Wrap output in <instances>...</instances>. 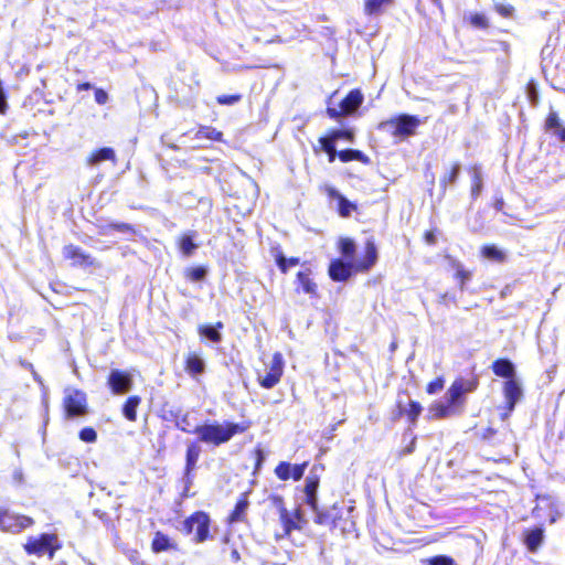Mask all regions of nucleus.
Wrapping results in <instances>:
<instances>
[{"instance_id":"obj_4","label":"nucleus","mask_w":565,"mask_h":565,"mask_svg":"<svg viewBox=\"0 0 565 565\" xmlns=\"http://www.w3.org/2000/svg\"><path fill=\"white\" fill-rule=\"evenodd\" d=\"M63 407L66 419L85 416L88 413L86 394L76 388L64 391Z\"/></svg>"},{"instance_id":"obj_49","label":"nucleus","mask_w":565,"mask_h":565,"mask_svg":"<svg viewBox=\"0 0 565 565\" xmlns=\"http://www.w3.org/2000/svg\"><path fill=\"white\" fill-rule=\"evenodd\" d=\"M428 565H456L454 558L446 555H437L427 559Z\"/></svg>"},{"instance_id":"obj_45","label":"nucleus","mask_w":565,"mask_h":565,"mask_svg":"<svg viewBox=\"0 0 565 565\" xmlns=\"http://www.w3.org/2000/svg\"><path fill=\"white\" fill-rule=\"evenodd\" d=\"M185 276L192 281H201L206 276V269L204 267H191L185 270Z\"/></svg>"},{"instance_id":"obj_63","label":"nucleus","mask_w":565,"mask_h":565,"mask_svg":"<svg viewBox=\"0 0 565 565\" xmlns=\"http://www.w3.org/2000/svg\"><path fill=\"white\" fill-rule=\"evenodd\" d=\"M79 88H81V89H88V88H90V84H89V83L82 84V85L79 86Z\"/></svg>"},{"instance_id":"obj_13","label":"nucleus","mask_w":565,"mask_h":565,"mask_svg":"<svg viewBox=\"0 0 565 565\" xmlns=\"http://www.w3.org/2000/svg\"><path fill=\"white\" fill-rule=\"evenodd\" d=\"M503 393L508 404V409L512 412L515 407V404L521 399L523 395L522 387L518 381L510 379L504 383Z\"/></svg>"},{"instance_id":"obj_39","label":"nucleus","mask_w":565,"mask_h":565,"mask_svg":"<svg viewBox=\"0 0 565 565\" xmlns=\"http://www.w3.org/2000/svg\"><path fill=\"white\" fill-rule=\"evenodd\" d=\"M248 507V501L246 499H241L236 505L234 511L232 512L230 516L231 522H239L243 519V515L245 514Z\"/></svg>"},{"instance_id":"obj_28","label":"nucleus","mask_w":565,"mask_h":565,"mask_svg":"<svg viewBox=\"0 0 565 565\" xmlns=\"http://www.w3.org/2000/svg\"><path fill=\"white\" fill-rule=\"evenodd\" d=\"M545 125L546 129L552 130L562 141H565V127L562 125L556 113H550Z\"/></svg>"},{"instance_id":"obj_61","label":"nucleus","mask_w":565,"mask_h":565,"mask_svg":"<svg viewBox=\"0 0 565 565\" xmlns=\"http://www.w3.org/2000/svg\"><path fill=\"white\" fill-rule=\"evenodd\" d=\"M257 456H258V458H257V465H256V468H259V467H260V465H262V462H263V460H264L263 451H262L260 449H258V450H257Z\"/></svg>"},{"instance_id":"obj_19","label":"nucleus","mask_w":565,"mask_h":565,"mask_svg":"<svg viewBox=\"0 0 565 565\" xmlns=\"http://www.w3.org/2000/svg\"><path fill=\"white\" fill-rule=\"evenodd\" d=\"M362 103H363L362 93L358 89H353L341 102L340 108L342 109V111L344 114H352L361 106Z\"/></svg>"},{"instance_id":"obj_31","label":"nucleus","mask_w":565,"mask_h":565,"mask_svg":"<svg viewBox=\"0 0 565 565\" xmlns=\"http://www.w3.org/2000/svg\"><path fill=\"white\" fill-rule=\"evenodd\" d=\"M141 398L139 396H130L126 401L122 407L124 416L130 420L135 422L137 419V407L139 406Z\"/></svg>"},{"instance_id":"obj_55","label":"nucleus","mask_w":565,"mask_h":565,"mask_svg":"<svg viewBox=\"0 0 565 565\" xmlns=\"http://www.w3.org/2000/svg\"><path fill=\"white\" fill-rule=\"evenodd\" d=\"M305 503L310 507L312 511H317L318 507V493L317 494H305Z\"/></svg>"},{"instance_id":"obj_18","label":"nucleus","mask_w":565,"mask_h":565,"mask_svg":"<svg viewBox=\"0 0 565 565\" xmlns=\"http://www.w3.org/2000/svg\"><path fill=\"white\" fill-rule=\"evenodd\" d=\"M185 371L196 379L205 372V361L196 353H189L185 359Z\"/></svg>"},{"instance_id":"obj_41","label":"nucleus","mask_w":565,"mask_h":565,"mask_svg":"<svg viewBox=\"0 0 565 565\" xmlns=\"http://www.w3.org/2000/svg\"><path fill=\"white\" fill-rule=\"evenodd\" d=\"M327 137L337 142L340 139H345L349 142H353L354 134L350 129H334Z\"/></svg>"},{"instance_id":"obj_17","label":"nucleus","mask_w":565,"mask_h":565,"mask_svg":"<svg viewBox=\"0 0 565 565\" xmlns=\"http://www.w3.org/2000/svg\"><path fill=\"white\" fill-rule=\"evenodd\" d=\"M377 260V249L372 241H367L365 245V256L361 262L355 264V269L360 271L370 270Z\"/></svg>"},{"instance_id":"obj_62","label":"nucleus","mask_w":565,"mask_h":565,"mask_svg":"<svg viewBox=\"0 0 565 565\" xmlns=\"http://www.w3.org/2000/svg\"><path fill=\"white\" fill-rule=\"evenodd\" d=\"M32 374H33V379H34L39 384H42V379H41V376H40L35 371H32Z\"/></svg>"},{"instance_id":"obj_21","label":"nucleus","mask_w":565,"mask_h":565,"mask_svg":"<svg viewBox=\"0 0 565 565\" xmlns=\"http://www.w3.org/2000/svg\"><path fill=\"white\" fill-rule=\"evenodd\" d=\"M221 329H223V323L218 321L215 326L202 324L198 331L201 337L206 338L211 342L220 343L223 339L220 332Z\"/></svg>"},{"instance_id":"obj_22","label":"nucleus","mask_w":565,"mask_h":565,"mask_svg":"<svg viewBox=\"0 0 565 565\" xmlns=\"http://www.w3.org/2000/svg\"><path fill=\"white\" fill-rule=\"evenodd\" d=\"M544 530L542 526L530 530L525 533V544L531 552H535L542 544Z\"/></svg>"},{"instance_id":"obj_48","label":"nucleus","mask_w":565,"mask_h":565,"mask_svg":"<svg viewBox=\"0 0 565 565\" xmlns=\"http://www.w3.org/2000/svg\"><path fill=\"white\" fill-rule=\"evenodd\" d=\"M420 413H422L420 404L417 402L411 401L408 404V408L406 409V414H407L408 418L413 423H415L417 417L420 415Z\"/></svg>"},{"instance_id":"obj_36","label":"nucleus","mask_w":565,"mask_h":565,"mask_svg":"<svg viewBox=\"0 0 565 565\" xmlns=\"http://www.w3.org/2000/svg\"><path fill=\"white\" fill-rule=\"evenodd\" d=\"M390 2L391 0H365L364 11L369 15H376L381 12L382 8Z\"/></svg>"},{"instance_id":"obj_8","label":"nucleus","mask_w":565,"mask_h":565,"mask_svg":"<svg viewBox=\"0 0 565 565\" xmlns=\"http://www.w3.org/2000/svg\"><path fill=\"white\" fill-rule=\"evenodd\" d=\"M54 541V535L42 534L39 539L30 537L28 543L24 545V548L28 554H36L40 556L45 553H49L50 557L52 558L55 551V548L53 547Z\"/></svg>"},{"instance_id":"obj_40","label":"nucleus","mask_w":565,"mask_h":565,"mask_svg":"<svg viewBox=\"0 0 565 565\" xmlns=\"http://www.w3.org/2000/svg\"><path fill=\"white\" fill-rule=\"evenodd\" d=\"M108 228H113L122 233H129L132 235L136 234V230L134 228V226L128 223H109L108 225L102 226V233L107 234Z\"/></svg>"},{"instance_id":"obj_14","label":"nucleus","mask_w":565,"mask_h":565,"mask_svg":"<svg viewBox=\"0 0 565 565\" xmlns=\"http://www.w3.org/2000/svg\"><path fill=\"white\" fill-rule=\"evenodd\" d=\"M352 275V265L341 259L332 260L329 266V276L334 281H345Z\"/></svg>"},{"instance_id":"obj_29","label":"nucleus","mask_w":565,"mask_h":565,"mask_svg":"<svg viewBox=\"0 0 565 565\" xmlns=\"http://www.w3.org/2000/svg\"><path fill=\"white\" fill-rule=\"evenodd\" d=\"M273 254L277 266L284 274L287 273L288 267L296 266L300 263V259L298 257L287 258L279 248H275L273 250Z\"/></svg>"},{"instance_id":"obj_6","label":"nucleus","mask_w":565,"mask_h":565,"mask_svg":"<svg viewBox=\"0 0 565 565\" xmlns=\"http://www.w3.org/2000/svg\"><path fill=\"white\" fill-rule=\"evenodd\" d=\"M210 518L204 512H195L184 521L186 533H195L196 542H203L209 536Z\"/></svg>"},{"instance_id":"obj_10","label":"nucleus","mask_w":565,"mask_h":565,"mask_svg":"<svg viewBox=\"0 0 565 565\" xmlns=\"http://www.w3.org/2000/svg\"><path fill=\"white\" fill-rule=\"evenodd\" d=\"M63 256L71 259L73 266L89 267L95 265V259L89 254L73 244L64 246Z\"/></svg>"},{"instance_id":"obj_44","label":"nucleus","mask_w":565,"mask_h":565,"mask_svg":"<svg viewBox=\"0 0 565 565\" xmlns=\"http://www.w3.org/2000/svg\"><path fill=\"white\" fill-rule=\"evenodd\" d=\"M198 137L206 138L211 140H221L222 139V132L216 130L215 128L203 126L200 127L198 130Z\"/></svg>"},{"instance_id":"obj_35","label":"nucleus","mask_w":565,"mask_h":565,"mask_svg":"<svg viewBox=\"0 0 565 565\" xmlns=\"http://www.w3.org/2000/svg\"><path fill=\"white\" fill-rule=\"evenodd\" d=\"M319 143L321 149L328 153L329 162H333L337 157H339V152L335 149V142L331 140L329 137H321L319 139Z\"/></svg>"},{"instance_id":"obj_27","label":"nucleus","mask_w":565,"mask_h":565,"mask_svg":"<svg viewBox=\"0 0 565 565\" xmlns=\"http://www.w3.org/2000/svg\"><path fill=\"white\" fill-rule=\"evenodd\" d=\"M201 454V448L196 443H190L185 454V470L193 471Z\"/></svg>"},{"instance_id":"obj_3","label":"nucleus","mask_w":565,"mask_h":565,"mask_svg":"<svg viewBox=\"0 0 565 565\" xmlns=\"http://www.w3.org/2000/svg\"><path fill=\"white\" fill-rule=\"evenodd\" d=\"M419 125L420 120L418 117L404 114L381 122L380 129L395 137H408L415 134Z\"/></svg>"},{"instance_id":"obj_47","label":"nucleus","mask_w":565,"mask_h":565,"mask_svg":"<svg viewBox=\"0 0 565 565\" xmlns=\"http://www.w3.org/2000/svg\"><path fill=\"white\" fill-rule=\"evenodd\" d=\"M270 500L279 513V519H284V520L288 521V519H287L288 510L285 507L284 498L280 495H271Z\"/></svg>"},{"instance_id":"obj_23","label":"nucleus","mask_w":565,"mask_h":565,"mask_svg":"<svg viewBox=\"0 0 565 565\" xmlns=\"http://www.w3.org/2000/svg\"><path fill=\"white\" fill-rule=\"evenodd\" d=\"M115 159H116V154H115L114 149L109 148V147H105V148H102V149L93 152L87 159V164L88 166H97V164L102 163L103 161H106V160L115 161Z\"/></svg>"},{"instance_id":"obj_43","label":"nucleus","mask_w":565,"mask_h":565,"mask_svg":"<svg viewBox=\"0 0 565 565\" xmlns=\"http://www.w3.org/2000/svg\"><path fill=\"white\" fill-rule=\"evenodd\" d=\"M276 477L281 481H287L291 477V463L281 461L275 468Z\"/></svg>"},{"instance_id":"obj_59","label":"nucleus","mask_w":565,"mask_h":565,"mask_svg":"<svg viewBox=\"0 0 565 565\" xmlns=\"http://www.w3.org/2000/svg\"><path fill=\"white\" fill-rule=\"evenodd\" d=\"M415 445H416V437H412L409 445H408V446H406V447L402 450L401 455H402V456H406V455H411L412 452H414V450H415Z\"/></svg>"},{"instance_id":"obj_46","label":"nucleus","mask_w":565,"mask_h":565,"mask_svg":"<svg viewBox=\"0 0 565 565\" xmlns=\"http://www.w3.org/2000/svg\"><path fill=\"white\" fill-rule=\"evenodd\" d=\"M319 488V478L317 476H308L305 480L303 493L317 494Z\"/></svg>"},{"instance_id":"obj_33","label":"nucleus","mask_w":565,"mask_h":565,"mask_svg":"<svg viewBox=\"0 0 565 565\" xmlns=\"http://www.w3.org/2000/svg\"><path fill=\"white\" fill-rule=\"evenodd\" d=\"M481 253L486 258L498 263H503L507 258L505 253L499 249L495 245L483 246Z\"/></svg>"},{"instance_id":"obj_60","label":"nucleus","mask_w":565,"mask_h":565,"mask_svg":"<svg viewBox=\"0 0 565 565\" xmlns=\"http://www.w3.org/2000/svg\"><path fill=\"white\" fill-rule=\"evenodd\" d=\"M327 113H328V115H329L331 118H333V119H337V118H339L342 114H344V113L342 111V109L338 110L337 108H331V107H329V108L327 109Z\"/></svg>"},{"instance_id":"obj_57","label":"nucleus","mask_w":565,"mask_h":565,"mask_svg":"<svg viewBox=\"0 0 565 565\" xmlns=\"http://www.w3.org/2000/svg\"><path fill=\"white\" fill-rule=\"evenodd\" d=\"M193 471H188L184 469V476H183V482H184V495H186V492L189 491L190 487L193 483Z\"/></svg>"},{"instance_id":"obj_50","label":"nucleus","mask_w":565,"mask_h":565,"mask_svg":"<svg viewBox=\"0 0 565 565\" xmlns=\"http://www.w3.org/2000/svg\"><path fill=\"white\" fill-rule=\"evenodd\" d=\"M79 438L85 443H95L97 439V434L94 428L85 427L79 431Z\"/></svg>"},{"instance_id":"obj_7","label":"nucleus","mask_w":565,"mask_h":565,"mask_svg":"<svg viewBox=\"0 0 565 565\" xmlns=\"http://www.w3.org/2000/svg\"><path fill=\"white\" fill-rule=\"evenodd\" d=\"M33 520L25 515L13 514L8 510L0 509V529L12 533H19L22 530L30 527Z\"/></svg>"},{"instance_id":"obj_26","label":"nucleus","mask_w":565,"mask_h":565,"mask_svg":"<svg viewBox=\"0 0 565 565\" xmlns=\"http://www.w3.org/2000/svg\"><path fill=\"white\" fill-rule=\"evenodd\" d=\"M297 282L306 294L317 296V284L310 278L309 269L297 274Z\"/></svg>"},{"instance_id":"obj_42","label":"nucleus","mask_w":565,"mask_h":565,"mask_svg":"<svg viewBox=\"0 0 565 565\" xmlns=\"http://www.w3.org/2000/svg\"><path fill=\"white\" fill-rule=\"evenodd\" d=\"M339 248L347 258H352L355 253V243L351 238H341Z\"/></svg>"},{"instance_id":"obj_9","label":"nucleus","mask_w":565,"mask_h":565,"mask_svg":"<svg viewBox=\"0 0 565 565\" xmlns=\"http://www.w3.org/2000/svg\"><path fill=\"white\" fill-rule=\"evenodd\" d=\"M537 504L532 511L533 516L542 518V510H547V518L551 524L555 523L556 520L561 516V512L558 511V505L556 501L550 495H537Z\"/></svg>"},{"instance_id":"obj_54","label":"nucleus","mask_w":565,"mask_h":565,"mask_svg":"<svg viewBox=\"0 0 565 565\" xmlns=\"http://www.w3.org/2000/svg\"><path fill=\"white\" fill-rule=\"evenodd\" d=\"M444 387V380L441 377H438L434 381H431L428 385H427V393L428 394H436L438 392H440Z\"/></svg>"},{"instance_id":"obj_37","label":"nucleus","mask_w":565,"mask_h":565,"mask_svg":"<svg viewBox=\"0 0 565 565\" xmlns=\"http://www.w3.org/2000/svg\"><path fill=\"white\" fill-rule=\"evenodd\" d=\"M460 163L456 162L451 170L448 173H445V175L440 179V185L446 188L448 184L456 183L460 173Z\"/></svg>"},{"instance_id":"obj_20","label":"nucleus","mask_w":565,"mask_h":565,"mask_svg":"<svg viewBox=\"0 0 565 565\" xmlns=\"http://www.w3.org/2000/svg\"><path fill=\"white\" fill-rule=\"evenodd\" d=\"M151 548L154 553H161L170 550H177V545L168 535L158 531L154 533L152 539Z\"/></svg>"},{"instance_id":"obj_5","label":"nucleus","mask_w":565,"mask_h":565,"mask_svg":"<svg viewBox=\"0 0 565 565\" xmlns=\"http://www.w3.org/2000/svg\"><path fill=\"white\" fill-rule=\"evenodd\" d=\"M284 372V358L282 354L279 352H276L273 355L270 365L268 366V370L266 371L265 375H258V382L262 387L264 388H273L276 386Z\"/></svg>"},{"instance_id":"obj_30","label":"nucleus","mask_w":565,"mask_h":565,"mask_svg":"<svg viewBox=\"0 0 565 565\" xmlns=\"http://www.w3.org/2000/svg\"><path fill=\"white\" fill-rule=\"evenodd\" d=\"M195 236L194 232H190L184 234L179 241V247L182 254L185 257H190L194 250L198 248V245L194 243L193 238Z\"/></svg>"},{"instance_id":"obj_38","label":"nucleus","mask_w":565,"mask_h":565,"mask_svg":"<svg viewBox=\"0 0 565 565\" xmlns=\"http://www.w3.org/2000/svg\"><path fill=\"white\" fill-rule=\"evenodd\" d=\"M482 190V177L479 168L475 167L472 171V186H471V198L475 200L478 198Z\"/></svg>"},{"instance_id":"obj_32","label":"nucleus","mask_w":565,"mask_h":565,"mask_svg":"<svg viewBox=\"0 0 565 565\" xmlns=\"http://www.w3.org/2000/svg\"><path fill=\"white\" fill-rule=\"evenodd\" d=\"M339 159L342 162H349L351 160H356L363 163L369 162V158L362 151L354 149H345L339 151Z\"/></svg>"},{"instance_id":"obj_1","label":"nucleus","mask_w":565,"mask_h":565,"mask_svg":"<svg viewBox=\"0 0 565 565\" xmlns=\"http://www.w3.org/2000/svg\"><path fill=\"white\" fill-rule=\"evenodd\" d=\"M478 386L477 379H458L445 394V402L433 405L430 412L437 418H445L458 414L463 404V395L473 392Z\"/></svg>"},{"instance_id":"obj_64","label":"nucleus","mask_w":565,"mask_h":565,"mask_svg":"<svg viewBox=\"0 0 565 565\" xmlns=\"http://www.w3.org/2000/svg\"><path fill=\"white\" fill-rule=\"evenodd\" d=\"M426 238H427V241H428L429 243H433V242H434V236H433V234H430V233H428V234L426 235Z\"/></svg>"},{"instance_id":"obj_56","label":"nucleus","mask_w":565,"mask_h":565,"mask_svg":"<svg viewBox=\"0 0 565 565\" xmlns=\"http://www.w3.org/2000/svg\"><path fill=\"white\" fill-rule=\"evenodd\" d=\"M95 100L99 105H105L108 102V94L105 90L98 88L95 90Z\"/></svg>"},{"instance_id":"obj_2","label":"nucleus","mask_w":565,"mask_h":565,"mask_svg":"<svg viewBox=\"0 0 565 565\" xmlns=\"http://www.w3.org/2000/svg\"><path fill=\"white\" fill-rule=\"evenodd\" d=\"M248 428L249 425L245 422L204 423L201 424L199 430H196V436L199 441L209 446L218 447L228 443L235 435L246 431Z\"/></svg>"},{"instance_id":"obj_15","label":"nucleus","mask_w":565,"mask_h":565,"mask_svg":"<svg viewBox=\"0 0 565 565\" xmlns=\"http://www.w3.org/2000/svg\"><path fill=\"white\" fill-rule=\"evenodd\" d=\"M287 519L288 521L279 519L286 535H289L294 530H301L303 525L307 524V520L299 508L296 509L294 512L288 511Z\"/></svg>"},{"instance_id":"obj_34","label":"nucleus","mask_w":565,"mask_h":565,"mask_svg":"<svg viewBox=\"0 0 565 565\" xmlns=\"http://www.w3.org/2000/svg\"><path fill=\"white\" fill-rule=\"evenodd\" d=\"M335 507L326 511L317 509V511H313L316 513L315 522L321 525L334 524L337 519V514L333 513Z\"/></svg>"},{"instance_id":"obj_24","label":"nucleus","mask_w":565,"mask_h":565,"mask_svg":"<svg viewBox=\"0 0 565 565\" xmlns=\"http://www.w3.org/2000/svg\"><path fill=\"white\" fill-rule=\"evenodd\" d=\"M492 370L495 375L507 377L509 380L514 376L515 372L513 363L504 359L497 360L492 365Z\"/></svg>"},{"instance_id":"obj_25","label":"nucleus","mask_w":565,"mask_h":565,"mask_svg":"<svg viewBox=\"0 0 565 565\" xmlns=\"http://www.w3.org/2000/svg\"><path fill=\"white\" fill-rule=\"evenodd\" d=\"M447 259L451 268L456 270V278L459 280L460 289L463 290L466 282L471 279V273L466 270L459 260L450 256H447Z\"/></svg>"},{"instance_id":"obj_51","label":"nucleus","mask_w":565,"mask_h":565,"mask_svg":"<svg viewBox=\"0 0 565 565\" xmlns=\"http://www.w3.org/2000/svg\"><path fill=\"white\" fill-rule=\"evenodd\" d=\"M242 99V96L238 94L235 95H220L216 100L221 105H234Z\"/></svg>"},{"instance_id":"obj_12","label":"nucleus","mask_w":565,"mask_h":565,"mask_svg":"<svg viewBox=\"0 0 565 565\" xmlns=\"http://www.w3.org/2000/svg\"><path fill=\"white\" fill-rule=\"evenodd\" d=\"M175 427L188 434H195L201 424L196 423V418L190 412L178 411L173 414Z\"/></svg>"},{"instance_id":"obj_11","label":"nucleus","mask_w":565,"mask_h":565,"mask_svg":"<svg viewBox=\"0 0 565 565\" xmlns=\"http://www.w3.org/2000/svg\"><path fill=\"white\" fill-rule=\"evenodd\" d=\"M108 385L114 394H125L131 388L132 379L128 373L113 370L108 376Z\"/></svg>"},{"instance_id":"obj_16","label":"nucleus","mask_w":565,"mask_h":565,"mask_svg":"<svg viewBox=\"0 0 565 565\" xmlns=\"http://www.w3.org/2000/svg\"><path fill=\"white\" fill-rule=\"evenodd\" d=\"M327 193L331 199H335L338 201V212L342 217H349L351 213L356 210V205L350 202L334 188L328 186Z\"/></svg>"},{"instance_id":"obj_58","label":"nucleus","mask_w":565,"mask_h":565,"mask_svg":"<svg viewBox=\"0 0 565 565\" xmlns=\"http://www.w3.org/2000/svg\"><path fill=\"white\" fill-rule=\"evenodd\" d=\"M471 23L476 26H479V28H484L487 26V20L484 18V15L482 14H475L472 18H471Z\"/></svg>"},{"instance_id":"obj_52","label":"nucleus","mask_w":565,"mask_h":565,"mask_svg":"<svg viewBox=\"0 0 565 565\" xmlns=\"http://www.w3.org/2000/svg\"><path fill=\"white\" fill-rule=\"evenodd\" d=\"M307 468V462L301 465H291V477L295 481L300 480L303 477L305 470Z\"/></svg>"},{"instance_id":"obj_53","label":"nucleus","mask_w":565,"mask_h":565,"mask_svg":"<svg viewBox=\"0 0 565 565\" xmlns=\"http://www.w3.org/2000/svg\"><path fill=\"white\" fill-rule=\"evenodd\" d=\"M494 8H495V11H497L500 15H502V17H504V18H509V17H511V15H512V13H513V10H514L512 6H510V4H504V3H499V2L494 4Z\"/></svg>"}]
</instances>
